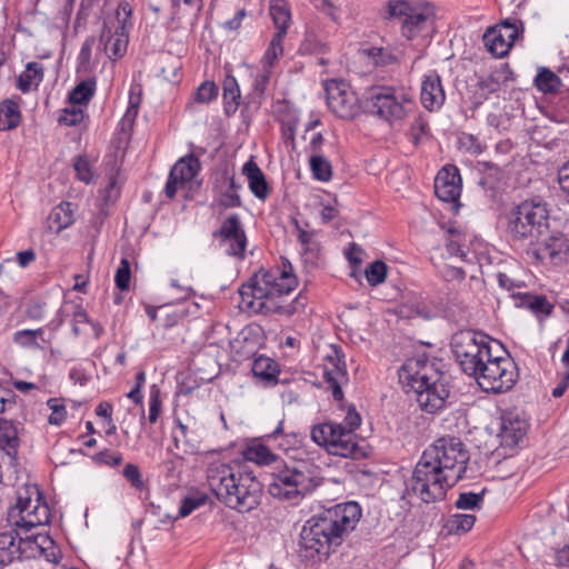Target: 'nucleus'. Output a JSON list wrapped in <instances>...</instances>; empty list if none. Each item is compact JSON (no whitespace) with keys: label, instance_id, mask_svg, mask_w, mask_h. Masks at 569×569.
Listing matches in <instances>:
<instances>
[{"label":"nucleus","instance_id":"f257e3e1","mask_svg":"<svg viewBox=\"0 0 569 569\" xmlns=\"http://www.w3.org/2000/svg\"><path fill=\"white\" fill-rule=\"evenodd\" d=\"M360 518L361 508L355 501L336 505L312 516L300 533V558L312 565L327 560L342 543L345 536L356 528Z\"/></svg>","mask_w":569,"mask_h":569},{"label":"nucleus","instance_id":"f03ea898","mask_svg":"<svg viewBox=\"0 0 569 569\" xmlns=\"http://www.w3.org/2000/svg\"><path fill=\"white\" fill-rule=\"evenodd\" d=\"M297 283L290 263L288 269L284 264L282 270H260L240 288L241 302L254 312L290 316L296 312V301L284 305L282 298L289 295Z\"/></svg>","mask_w":569,"mask_h":569},{"label":"nucleus","instance_id":"7ed1b4c3","mask_svg":"<svg viewBox=\"0 0 569 569\" xmlns=\"http://www.w3.org/2000/svg\"><path fill=\"white\" fill-rule=\"evenodd\" d=\"M399 381L413 392L421 410L435 413L449 397L448 383L437 363L425 356L409 358L399 370Z\"/></svg>","mask_w":569,"mask_h":569},{"label":"nucleus","instance_id":"20e7f679","mask_svg":"<svg viewBox=\"0 0 569 569\" xmlns=\"http://www.w3.org/2000/svg\"><path fill=\"white\" fill-rule=\"evenodd\" d=\"M207 480L217 499L231 509L248 512L260 503L262 487L252 472L236 475L228 465H211Z\"/></svg>","mask_w":569,"mask_h":569},{"label":"nucleus","instance_id":"39448f33","mask_svg":"<svg viewBox=\"0 0 569 569\" xmlns=\"http://www.w3.org/2000/svg\"><path fill=\"white\" fill-rule=\"evenodd\" d=\"M451 350L462 370L475 376L483 391L498 392L497 378L487 363L498 366V357L492 358L488 345V336L472 330H461L451 338Z\"/></svg>","mask_w":569,"mask_h":569},{"label":"nucleus","instance_id":"423d86ee","mask_svg":"<svg viewBox=\"0 0 569 569\" xmlns=\"http://www.w3.org/2000/svg\"><path fill=\"white\" fill-rule=\"evenodd\" d=\"M309 466L303 462L279 461L270 471L269 493L279 500L297 502L319 486Z\"/></svg>","mask_w":569,"mask_h":569},{"label":"nucleus","instance_id":"0eeeda50","mask_svg":"<svg viewBox=\"0 0 569 569\" xmlns=\"http://www.w3.org/2000/svg\"><path fill=\"white\" fill-rule=\"evenodd\" d=\"M365 108L371 114L392 123L405 119L415 102L405 87L372 86L363 94Z\"/></svg>","mask_w":569,"mask_h":569},{"label":"nucleus","instance_id":"6e6552de","mask_svg":"<svg viewBox=\"0 0 569 569\" xmlns=\"http://www.w3.org/2000/svg\"><path fill=\"white\" fill-rule=\"evenodd\" d=\"M549 230V210L540 198L523 200L508 216L507 232L513 240L541 238Z\"/></svg>","mask_w":569,"mask_h":569},{"label":"nucleus","instance_id":"1a4fd4ad","mask_svg":"<svg viewBox=\"0 0 569 569\" xmlns=\"http://www.w3.org/2000/svg\"><path fill=\"white\" fill-rule=\"evenodd\" d=\"M387 11L389 18L398 20L401 34L408 40L427 36L433 30L436 12L428 2L390 0Z\"/></svg>","mask_w":569,"mask_h":569},{"label":"nucleus","instance_id":"9d476101","mask_svg":"<svg viewBox=\"0 0 569 569\" xmlns=\"http://www.w3.org/2000/svg\"><path fill=\"white\" fill-rule=\"evenodd\" d=\"M422 455L450 477L451 482L466 478L470 453L460 438L441 437Z\"/></svg>","mask_w":569,"mask_h":569},{"label":"nucleus","instance_id":"9b49d317","mask_svg":"<svg viewBox=\"0 0 569 569\" xmlns=\"http://www.w3.org/2000/svg\"><path fill=\"white\" fill-rule=\"evenodd\" d=\"M456 483L422 455L415 467L407 492H412L425 503H431L442 500L447 490Z\"/></svg>","mask_w":569,"mask_h":569},{"label":"nucleus","instance_id":"f8f14e48","mask_svg":"<svg viewBox=\"0 0 569 569\" xmlns=\"http://www.w3.org/2000/svg\"><path fill=\"white\" fill-rule=\"evenodd\" d=\"M311 439L318 446L325 447L330 455L343 458L360 459L367 456L355 435L345 431L342 423L325 422L312 427Z\"/></svg>","mask_w":569,"mask_h":569},{"label":"nucleus","instance_id":"ddd939ff","mask_svg":"<svg viewBox=\"0 0 569 569\" xmlns=\"http://www.w3.org/2000/svg\"><path fill=\"white\" fill-rule=\"evenodd\" d=\"M9 521L29 531L48 521L47 506L40 507V493L36 487H26L18 492L17 502L9 509Z\"/></svg>","mask_w":569,"mask_h":569},{"label":"nucleus","instance_id":"4468645a","mask_svg":"<svg viewBox=\"0 0 569 569\" xmlns=\"http://www.w3.org/2000/svg\"><path fill=\"white\" fill-rule=\"evenodd\" d=\"M132 14V8L127 1L119 3L114 18H109L103 23L100 42L109 58H120L127 51L128 30L127 23Z\"/></svg>","mask_w":569,"mask_h":569},{"label":"nucleus","instance_id":"2eb2a0df","mask_svg":"<svg viewBox=\"0 0 569 569\" xmlns=\"http://www.w3.org/2000/svg\"><path fill=\"white\" fill-rule=\"evenodd\" d=\"M212 238L228 257L243 260L248 246V238L238 213L224 218L220 227L212 232Z\"/></svg>","mask_w":569,"mask_h":569},{"label":"nucleus","instance_id":"dca6fc26","mask_svg":"<svg viewBox=\"0 0 569 569\" xmlns=\"http://www.w3.org/2000/svg\"><path fill=\"white\" fill-rule=\"evenodd\" d=\"M529 429V418L523 410H505L500 415V448L509 450V456H512L525 441Z\"/></svg>","mask_w":569,"mask_h":569},{"label":"nucleus","instance_id":"f3484780","mask_svg":"<svg viewBox=\"0 0 569 569\" xmlns=\"http://www.w3.org/2000/svg\"><path fill=\"white\" fill-rule=\"evenodd\" d=\"M328 108L339 118L352 119L359 111V100L345 81L329 80L325 84Z\"/></svg>","mask_w":569,"mask_h":569},{"label":"nucleus","instance_id":"a211bd4d","mask_svg":"<svg viewBox=\"0 0 569 569\" xmlns=\"http://www.w3.org/2000/svg\"><path fill=\"white\" fill-rule=\"evenodd\" d=\"M500 288L505 290L503 296H500V302L503 301L505 303H513L516 307L530 309L536 315L551 313L553 307L545 296L516 291V289L522 288V283L515 282L505 273H500Z\"/></svg>","mask_w":569,"mask_h":569},{"label":"nucleus","instance_id":"6ab92c4d","mask_svg":"<svg viewBox=\"0 0 569 569\" xmlns=\"http://www.w3.org/2000/svg\"><path fill=\"white\" fill-rule=\"evenodd\" d=\"M241 188L242 186L237 182L233 171L221 170L212 181L213 202L222 210L240 208L242 206L239 194Z\"/></svg>","mask_w":569,"mask_h":569},{"label":"nucleus","instance_id":"aec40b11","mask_svg":"<svg viewBox=\"0 0 569 569\" xmlns=\"http://www.w3.org/2000/svg\"><path fill=\"white\" fill-rule=\"evenodd\" d=\"M533 241L536 247L532 256L543 264L558 266L569 254V241L562 234H550L548 230L541 238Z\"/></svg>","mask_w":569,"mask_h":569},{"label":"nucleus","instance_id":"412c9836","mask_svg":"<svg viewBox=\"0 0 569 569\" xmlns=\"http://www.w3.org/2000/svg\"><path fill=\"white\" fill-rule=\"evenodd\" d=\"M462 180L455 166L443 167L435 178V193L443 202L452 203L456 209L460 207Z\"/></svg>","mask_w":569,"mask_h":569},{"label":"nucleus","instance_id":"4be33fe9","mask_svg":"<svg viewBox=\"0 0 569 569\" xmlns=\"http://www.w3.org/2000/svg\"><path fill=\"white\" fill-rule=\"evenodd\" d=\"M420 99L422 106L429 111L439 110L446 100L441 78L436 71H430L423 77Z\"/></svg>","mask_w":569,"mask_h":569},{"label":"nucleus","instance_id":"5701e85b","mask_svg":"<svg viewBox=\"0 0 569 569\" xmlns=\"http://www.w3.org/2000/svg\"><path fill=\"white\" fill-rule=\"evenodd\" d=\"M242 173L248 179V184L251 192L259 200L264 201L269 197L271 189L266 180L264 173L259 168V166L252 159H250L243 164Z\"/></svg>","mask_w":569,"mask_h":569},{"label":"nucleus","instance_id":"b1692460","mask_svg":"<svg viewBox=\"0 0 569 569\" xmlns=\"http://www.w3.org/2000/svg\"><path fill=\"white\" fill-rule=\"evenodd\" d=\"M18 426L8 419H0V451L4 452L10 460H14L19 448Z\"/></svg>","mask_w":569,"mask_h":569},{"label":"nucleus","instance_id":"393cba45","mask_svg":"<svg viewBox=\"0 0 569 569\" xmlns=\"http://www.w3.org/2000/svg\"><path fill=\"white\" fill-rule=\"evenodd\" d=\"M500 349L505 356L500 355V393L509 391L519 378V369L513 358L502 342Z\"/></svg>","mask_w":569,"mask_h":569},{"label":"nucleus","instance_id":"a878e982","mask_svg":"<svg viewBox=\"0 0 569 569\" xmlns=\"http://www.w3.org/2000/svg\"><path fill=\"white\" fill-rule=\"evenodd\" d=\"M477 171L480 174L479 184L491 199L496 198L498 184V167L489 160H478Z\"/></svg>","mask_w":569,"mask_h":569},{"label":"nucleus","instance_id":"bb28decb","mask_svg":"<svg viewBox=\"0 0 569 569\" xmlns=\"http://www.w3.org/2000/svg\"><path fill=\"white\" fill-rule=\"evenodd\" d=\"M21 558V547L18 543V532L10 530L0 533V567L10 565Z\"/></svg>","mask_w":569,"mask_h":569},{"label":"nucleus","instance_id":"cd10ccee","mask_svg":"<svg viewBox=\"0 0 569 569\" xmlns=\"http://www.w3.org/2000/svg\"><path fill=\"white\" fill-rule=\"evenodd\" d=\"M522 33L521 21L516 19L500 20V46H506V49L500 51V59L509 53L515 42L522 37Z\"/></svg>","mask_w":569,"mask_h":569},{"label":"nucleus","instance_id":"c85d7f7f","mask_svg":"<svg viewBox=\"0 0 569 569\" xmlns=\"http://www.w3.org/2000/svg\"><path fill=\"white\" fill-rule=\"evenodd\" d=\"M243 455L248 461L256 462L260 466H269L271 470H273L279 461L283 460L263 443H252L248 446Z\"/></svg>","mask_w":569,"mask_h":569},{"label":"nucleus","instance_id":"c756f323","mask_svg":"<svg viewBox=\"0 0 569 569\" xmlns=\"http://www.w3.org/2000/svg\"><path fill=\"white\" fill-rule=\"evenodd\" d=\"M44 77V68L39 62H28L26 70L17 79V88L27 93L31 88L38 87Z\"/></svg>","mask_w":569,"mask_h":569},{"label":"nucleus","instance_id":"7c9ffc66","mask_svg":"<svg viewBox=\"0 0 569 569\" xmlns=\"http://www.w3.org/2000/svg\"><path fill=\"white\" fill-rule=\"evenodd\" d=\"M253 375L267 385H276L279 375V368L271 358L259 356L252 362Z\"/></svg>","mask_w":569,"mask_h":569},{"label":"nucleus","instance_id":"2f4dec72","mask_svg":"<svg viewBox=\"0 0 569 569\" xmlns=\"http://www.w3.org/2000/svg\"><path fill=\"white\" fill-rule=\"evenodd\" d=\"M323 378L328 388L331 389L333 399L341 401L343 399L341 385L348 380L346 368L332 362V368H325Z\"/></svg>","mask_w":569,"mask_h":569},{"label":"nucleus","instance_id":"473e14b6","mask_svg":"<svg viewBox=\"0 0 569 569\" xmlns=\"http://www.w3.org/2000/svg\"><path fill=\"white\" fill-rule=\"evenodd\" d=\"M74 222V210L71 202H61L54 207L49 216L50 228L56 232L70 227Z\"/></svg>","mask_w":569,"mask_h":569},{"label":"nucleus","instance_id":"72a5a7b5","mask_svg":"<svg viewBox=\"0 0 569 569\" xmlns=\"http://www.w3.org/2000/svg\"><path fill=\"white\" fill-rule=\"evenodd\" d=\"M200 170V161L193 154L179 159L171 168L170 173L180 181L190 182Z\"/></svg>","mask_w":569,"mask_h":569},{"label":"nucleus","instance_id":"f704fd0d","mask_svg":"<svg viewBox=\"0 0 569 569\" xmlns=\"http://www.w3.org/2000/svg\"><path fill=\"white\" fill-rule=\"evenodd\" d=\"M299 242L303 246V259L306 262L315 264L319 257V246L313 242V231L302 229L297 219L293 220Z\"/></svg>","mask_w":569,"mask_h":569},{"label":"nucleus","instance_id":"c9c22d12","mask_svg":"<svg viewBox=\"0 0 569 569\" xmlns=\"http://www.w3.org/2000/svg\"><path fill=\"white\" fill-rule=\"evenodd\" d=\"M21 112L17 102L3 100L0 102V130H12L20 124Z\"/></svg>","mask_w":569,"mask_h":569},{"label":"nucleus","instance_id":"e433bc0d","mask_svg":"<svg viewBox=\"0 0 569 569\" xmlns=\"http://www.w3.org/2000/svg\"><path fill=\"white\" fill-rule=\"evenodd\" d=\"M96 92V80L89 78L79 82L69 93L68 99L71 104L87 106Z\"/></svg>","mask_w":569,"mask_h":569},{"label":"nucleus","instance_id":"4c0bfd02","mask_svg":"<svg viewBox=\"0 0 569 569\" xmlns=\"http://www.w3.org/2000/svg\"><path fill=\"white\" fill-rule=\"evenodd\" d=\"M13 341L20 347L28 349H42L39 341H42L43 343L48 342V340L44 339L43 328H38L36 330H18L13 333Z\"/></svg>","mask_w":569,"mask_h":569},{"label":"nucleus","instance_id":"58836bf2","mask_svg":"<svg viewBox=\"0 0 569 569\" xmlns=\"http://www.w3.org/2000/svg\"><path fill=\"white\" fill-rule=\"evenodd\" d=\"M362 53L368 57L371 63L376 67L385 68L399 62L398 57L390 48L370 47L362 49Z\"/></svg>","mask_w":569,"mask_h":569},{"label":"nucleus","instance_id":"ea45409f","mask_svg":"<svg viewBox=\"0 0 569 569\" xmlns=\"http://www.w3.org/2000/svg\"><path fill=\"white\" fill-rule=\"evenodd\" d=\"M497 91L498 79L495 73L480 76L477 83V90L475 92L476 107L482 106L485 101L489 100L490 96L496 94Z\"/></svg>","mask_w":569,"mask_h":569},{"label":"nucleus","instance_id":"a19ab883","mask_svg":"<svg viewBox=\"0 0 569 569\" xmlns=\"http://www.w3.org/2000/svg\"><path fill=\"white\" fill-rule=\"evenodd\" d=\"M465 234L457 228L447 229L446 248L451 257H458L466 260L467 252L463 250Z\"/></svg>","mask_w":569,"mask_h":569},{"label":"nucleus","instance_id":"79ce46f5","mask_svg":"<svg viewBox=\"0 0 569 569\" xmlns=\"http://www.w3.org/2000/svg\"><path fill=\"white\" fill-rule=\"evenodd\" d=\"M475 522L476 517L473 515L456 513L448 518L446 528L450 535H462L471 530Z\"/></svg>","mask_w":569,"mask_h":569},{"label":"nucleus","instance_id":"37998d69","mask_svg":"<svg viewBox=\"0 0 569 569\" xmlns=\"http://www.w3.org/2000/svg\"><path fill=\"white\" fill-rule=\"evenodd\" d=\"M310 170L315 179L319 181H329L332 178V167L322 153H315L309 159Z\"/></svg>","mask_w":569,"mask_h":569},{"label":"nucleus","instance_id":"c03bdc74","mask_svg":"<svg viewBox=\"0 0 569 569\" xmlns=\"http://www.w3.org/2000/svg\"><path fill=\"white\" fill-rule=\"evenodd\" d=\"M535 86L543 93L557 92L561 86L560 78L551 70L543 68L535 79Z\"/></svg>","mask_w":569,"mask_h":569},{"label":"nucleus","instance_id":"a18cd8bd","mask_svg":"<svg viewBox=\"0 0 569 569\" xmlns=\"http://www.w3.org/2000/svg\"><path fill=\"white\" fill-rule=\"evenodd\" d=\"M270 14L277 29H288L291 14L286 2L282 0H272L270 3Z\"/></svg>","mask_w":569,"mask_h":569},{"label":"nucleus","instance_id":"49530a36","mask_svg":"<svg viewBox=\"0 0 569 569\" xmlns=\"http://www.w3.org/2000/svg\"><path fill=\"white\" fill-rule=\"evenodd\" d=\"M218 87L213 81H204L200 84L193 96V100L187 104V108H192L197 103H209L218 96Z\"/></svg>","mask_w":569,"mask_h":569},{"label":"nucleus","instance_id":"de8ad7c7","mask_svg":"<svg viewBox=\"0 0 569 569\" xmlns=\"http://www.w3.org/2000/svg\"><path fill=\"white\" fill-rule=\"evenodd\" d=\"M365 274L368 283L376 287L386 280L387 264L381 260H376L367 267Z\"/></svg>","mask_w":569,"mask_h":569},{"label":"nucleus","instance_id":"09e8293b","mask_svg":"<svg viewBox=\"0 0 569 569\" xmlns=\"http://www.w3.org/2000/svg\"><path fill=\"white\" fill-rule=\"evenodd\" d=\"M485 490L475 493V492H461L455 503L456 508L461 510H475L480 509L481 503L483 501Z\"/></svg>","mask_w":569,"mask_h":569},{"label":"nucleus","instance_id":"8fccbe9b","mask_svg":"<svg viewBox=\"0 0 569 569\" xmlns=\"http://www.w3.org/2000/svg\"><path fill=\"white\" fill-rule=\"evenodd\" d=\"M47 406L51 410V415L48 418V422L53 426H60L67 417L66 406L59 398H50L47 401Z\"/></svg>","mask_w":569,"mask_h":569},{"label":"nucleus","instance_id":"3c124183","mask_svg":"<svg viewBox=\"0 0 569 569\" xmlns=\"http://www.w3.org/2000/svg\"><path fill=\"white\" fill-rule=\"evenodd\" d=\"M131 279V269L128 259L123 258L116 271L114 283L118 289L126 291L129 289Z\"/></svg>","mask_w":569,"mask_h":569},{"label":"nucleus","instance_id":"603ef678","mask_svg":"<svg viewBox=\"0 0 569 569\" xmlns=\"http://www.w3.org/2000/svg\"><path fill=\"white\" fill-rule=\"evenodd\" d=\"M83 118V110L80 107L72 104L70 108L63 109L58 122L64 126H77L82 122Z\"/></svg>","mask_w":569,"mask_h":569},{"label":"nucleus","instance_id":"864d4df0","mask_svg":"<svg viewBox=\"0 0 569 569\" xmlns=\"http://www.w3.org/2000/svg\"><path fill=\"white\" fill-rule=\"evenodd\" d=\"M207 501L206 496H199V497H186L179 507L178 516L174 517V519L178 518H184L189 516L192 511L198 509L199 507L203 506Z\"/></svg>","mask_w":569,"mask_h":569},{"label":"nucleus","instance_id":"5fc2aeb1","mask_svg":"<svg viewBox=\"0 0 569 569\" xmlns=\"http://www.w3.org/2000/svg\"><path fill=\"white\" fill-rule=\"evenodd\" d=\"M79 180L89 183L92 180V170L88 159L84 156H78L73 163Z\"/></svg>","mask_w":569,"mask_h":569},{"label":"nucleus","instance_id":"6e6d98bb","mask_svg":"<svg viewBox=\"0 0 569 569\" xmlns=\"http://www.w3.org/2000/svg\"><path fill=\"white\" fill-rule=\"evenodd\" d=\"M123 477L130 482V485L136 489H142L144 482L142 480V475L134 463H127L122 471Z\"/></svg>","mask_w":569,"mask_h":569},{"label":"nucleus","instance_id":"4d7b16f0","mask_svg":"<svg viewBox=\"0 0 569 569\" xmlns=\"http://www.w3.org/2000/svg\"><path fill=\"white\" fill-rule=\"evenodd\" d=\"M482 42L487 51L492 54L493 58L498 57L496 46L498 43V23H495L487 28L482 36Z\"/></svg>","mask_w":569,"mask_h":569},{"label":"nucleus","instance_id":"13d9d810","mask_svg":"<svg viewBox=\"0 0 569 569\" xmlns=\"http://www.w3.org/2000/svg\"><path fill=\"white\" fill-rule=\"evenodd\" d=\"M223 103H224V112L226 114L230 116L233 114L239 106L241 100L240 89L239 90H230V91H223Z\"/></svg>","mask_w":569,"mask_h":569},{"label":"nucleus","instance_id":"bf43d9fd","mask_svg":"<svg viewBox=\"0 0 569 569\" xmlns=\"http://www.w3.org/2000/svg\"><path fill=\"white\" fill-rule=\"evenodd\" d=\"M161 411V400L159 396V390L153 386L150 391L149 398V416L148 420L150 423H156Z\"/></svg>","mask_w":569,"mask_h":569},{"label":"nucleus","instance_id":"052dcab7","mask_svg":"<svg viewBox=\"0 0 569 569\" xmlns=\"http://www.w3.org/2000/svg\"><path fill=\"white\" fill-rule=\"evenodd\" d=\"M16 408L14 392L0 385V413L9 412Z\"/></svg>","mask_w":569,"mask_h":569},{"label":"nucleus","instance_id":"680f3d73","mask_svg":"<svg viewBox=\"0 0 569 569\" xmlns=\"http://www.w3.org/2000/svg\"><path fill=\"white\" fill-rule=\"evenodd\" d=\"M98 463L116 467L122 462V455L110 450H102L94 456Z\"/></svg>","mask_w":569,"mask_h":569},{"label":"nucleus","instance_id":"e2e57ef3","mask_svg":"<svg viewBox=\"0 0 569 569\" xmlns=\"http://www.w3.org/2000/svg\"><path fill=\"white\" fill-rule=\"evenodd\" d=\"M18 543L21 547V557L24 555L26 557H36L41 556V551L36 543H33V535L26 537H18Z\"/></svg>","mask_w":569,"mask_h":569},{"label":"nucleus","instance_id":"0e129e2a","mask_svg":"<svg viewBox=\"0 0 569 569\" xmlns=\"http://www.w3.org/2000/svg\"><path fill=\"white\" fill-rule=\"evenodd\" d=\"M47 312V303L31 301L26 308V316L31 320H42Z\"/></svg>","mask_w":569,"mask_h":569},{"label":"nucleus","instance_id":"69168bd1","mask_svg":"<svg viewBox=\"0 0 569 569\" xmlns=\"http://www.w3.org/2000/svg\"><path fill=\"white\" fill-rule=\"evenodd\" d=\"M186 315L187 311L183 308H177L172 311H167L161 317L162 326L167 329L174 327L184 318Z\"/></svg>","mask_w":569,"mask_h":569},{"label":"nucleus","instance_id":"338daca9","mask_svg":"<svg viewBox=\"0 0 569 569\" xmlns=\"http://www.w3.org/2000/svg\"><path fill=\"white\" fill-rule=\"evenodd\" d=\"M360 423V415L356 411L355 407L349 408L342 423L345 431H350L351 435H355V430L359 428Z\"/></svg>","mask_w":569,"mask_h":569},{"label":"nucleus","instance_id":"774afa93","mask_svg":"<svg viewBox=\"0 0 569 569\" xmlns=\"http://www.w3.org/2000/svg\"><path fill=\"white\" fill-rule=\"evenodd\" d=\"M90 319L84 309L77 307V310L72 315V332L74 336H79L81 332L80 326L89 323Z\"/></svg>","mask_w":569,"mask_h":569}]
</instances>
